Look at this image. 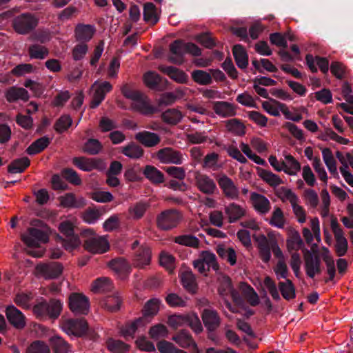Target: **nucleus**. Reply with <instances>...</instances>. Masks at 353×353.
Returning a JSON list of instances; mask_svg holds the SVG:
<instances>
[{
	"label": "nucleus",
	"mask_w": 353,
	"mask_h": 353,
	"mask_svg": "<svg viewBox=\"0 0 353 353\" xmlns=\"http://www.w3.org/2000/svg\"><path fill=\"white\" fill-rule=\"evenodd\" d=\"M63 329L68 334L76 337H87L92 341L98 338L94 331L90 330L88 323L84 318L67 319L63 323Z\"/></svg>",
	"instance_id": "obj_2"
},
{
	"label": "nucleus",
	"mask_w": 353,
	"mask_h": 353,
	"mask_svg": "<svg viewBox=\"0 0 353 353\" xmlns=\"http://www.w3.org/2000/svg\"><path fill=\"white\" fill-rule=\"evenodd\" d=\"M195 41L205 48L212 49L216 46V40L210 32H202L195 36Z\"/></svg>",
	"instance_id": "obj_60"
},
{
	"label": "nucleus",
	"mask_w": 353,
	"mask_h": 353,
	"mask_svg": "<svg viewBox=\"0 0 353 353\" xmlns=\"http://www.w3.org/2000/svg\"><path fill=\"white\" fill-rule=\"evenodd\" d=\"M192 80L202 85H210L212 82V76L204 70H195L191 73Z\"/></svg>",
	"instance_id": "obj_56"
},
{
	"label": "nucleus",
	"mask_w": 353,
	"mask_h": 353,
	"mask_svg": "<svg viewBox=\"0 0 353 353\" xmlns=\"http://www.w3.org/2000/svg\"><path fill=\"white\" fill-rule=\"evenodd\" d=\"M250 201L255 210L261 214L268 213L270 210V202L263 194L252 192L250 195Z\"/></svg>",
	"instance_id": "obj_26"
},
{
	"label": "nucleus",
	"mask_w": 353,
	"mask_h": 353,
	"mask_svg": "<svg viewBox=\"0 0 353 353\" xmlns=\"http://www.w3.org/2000/svg\"><path fill=\"white\" fill-rule=\"evenodd\" d=\"M262 68L270 72H276L278 71L277 68L269 60L267 59H261L260 61H259L256 58L252 59V64L255 68L256 70H257L260 73H263V70L261 68V65Z\"/></svg>",
	"instance_id": "obj_58"
},
{
	"label": "nucleus",
	"mask_w": 353,
	"mask_h": 353,
	"mask_svg": "<svg viewBox=\"0 0 353 353\" xmlns=\"http://www.w3.org/2000/svg\"><path fill=\"white\" fill-rule=\"evenodd\" d=\"M50 348L42 341H33L26 349V353H50Z\"/></svg>",
	"instance_id": "obj_64"
},
{
	"label": "nucleus",
	"mask_w": 353,
	"mask_h": 353,
	"mask_svg": "<svg viewBox=\"0 0 353 353\" xmlns=\"http://www.w3.org/2000/svg\"><path fill=\"white\" fill-rule=\"evenodd\" d=\"M201 318L205 327L209 332H214L221 324V318L215 310L204 309Z\"/></svg>",
	"instance_id": "obj_16"
},
{
	"label": "nucleus",
	"mask_w": 353,
	"mask_h": 353,
	"mask_svg": "<svg viewBox=\"0 0 353 353\" xmlns=\"http://www.w3.org/2000/svg\"><path fill=\"white\" fill-rule=\"evenodd\" d=\"M212 110L221 117L227 118L234 117L236 114L235 105L228 101H212Z\"/></svg>",
	"instance_id": "obj_18"
},
{
	"label": "nucleus",
	"mask_w": 353,
	"mask_h": 353,
	"mask_svg": "<svg viewBox=\"0 0 353 353\" xmlns=\"http://www.w3.org/2000/svg\"><path fill=\"white\" fill-rule=\"evenodd\" d=\"M51 139L43 136L33 141L26 149V152L29 155H35L42 152L51 143Z\"/></svg>",
	"instance_id": "obj_36"
},
{
	"label": "nucleus",
	"mask_w": 353,
	"mask_h": 353,
	"mask_svg": "<svg viewBox=\"0 0 353 353\" xmlns=\"http://www.w3.org/2000/svg\"><path fill=\"white\" fill-rule=\"evenodd\" d=\"M36 269L46 279H54L63 273V265L60 262H50L38 265Z\"/></svg>",
	"instance_id": "obj_11"
},
{
	"label": "nucleus",
	"mask_w": 353,
	"mask_h": 353,
	"mask_svg": "<svg viewBox=\"0 0 353 353\" xmlns=\"http://www.w3.org/2000/svg\"><path fill=\"white\" fill-rule=\"evenodd\" d=\"M195 183L198 190L205 194H213L216 190L215 182L206 174H198L195 176Z\"/></svg>",
	"instance_id": "obj_20"
},
{
	"label": "nucleus",
	"mask_w": 353,
	"mask_h": 353,
	"mask_svg": "<svg viewBox=\"0 0 353 353\" xmlns=\"http://www.w3.org/2000/svg\"><path fill=\"white\" fill-rule=\"evenodd\" d=\"M131 108L134 112H139L143 116H152L157 113L159 110L151 104V100L145 94H142L135 99L131 104Z\"/></svg>",
	"instance_id": "obj_8"
},
{
	"label": "nucleus",
	"mask_w": 353,
	"mask_h": 353,
	"mask_svg": "<svg viewBox=\"0 0 353 353\" xmlns=\"http://www.w3.org/2000/svg\"><path fill=\"white\" fill-rule=\"evenodd\" d=\"M288 235L286 246L288 252L295 251L294 252H297L299 250L301 249L303 250L304 249V242L297 230L292 229L288 232Z\"/></svg>",
	"instance_id": "obj_28"
},
{
	"label": "nucleus",
	"mask_w": 353,
	"mask_h": 353,
	"mask_svg": "<svg viewBox=\"0 0 353 353\" xmlns=\"http://www.w3.org/2000/svg\"><path fill=\"white\" fill-rule=\"evenodd\" d=\"M143 174L154 185H159L165 181L163 173L153 165H145Z\"/></svg>",
	"instance_id": "obj_33"
},
{
	"label": "nucleus",
	"mask_w": 353,
	"mask_h": 353,
	"mask_svg": "<svg viewBox=\"0 0 353 353\" xmlns=\"http://www.w3.org/2000/svg\"><path fill=\"white\" fill-rule=\"evenodd\" d=\"M218 185L221 189L224 196L230 199H238L239 191L234 183L226 174H221L216 178Z\"/></svg>",
	"instance_id": "obj_10"
},
{
	"label": "nucleus",
	"mask_w": 353,
	"mask_h": 353,
	"mask_svg": "<svg viewBox=\"0 0 353 353\" xmlns=\"http://www.w3.org/2000/svg\"><path fill=\"white\" fill-rule=\"evenodd\" d=\"M305 61L312 73H316L318 71L315 62L322 73L327 74L329 70V60L326 57H322L319 55L314 57L311 54H307L305 56Z\"/></svg>",
	"instance_id": "obj_15"
},
{
	"label": "nucleus",
	"mask_w": 353,
	"mask_h": 353,
	"mask_svg": "<svg viewBox=\"0 0 353 353\" xmlns=\"http://www.w3.org/2000/svg\"><path fill=\"white\" fill-rule=\"evenodd\" d=\"M316 247V244H314L312 247V250L313 251V253L307 248L303 249L304 268L307 276L309 274L310 275L313 274V270L315 265V263L319 262V260L321 259L318 254L317 250H314V248Z\"/></svg>",
	"instance_id": "obj_22"
},
{
	"label": "nucleus",
	"mask_w": 353,
	"mask_h": 353,
	"mask_svg": "<svg viewBox=\"0 0 353 353\" xmlns=\"http://www.w3.org/2000/svg\"><path fill=\"white\" fill-rule=\"evenodd\" d=\"M199 256L207 265L208 271H210V268H212L214 271L219 270V265L216 261V257L212 252L209 250H203L200 253Z\"/></svg>",
	"instance_id": "obj_53"
},
{
	"label": "nucleus",
	"mask_w": 353,
	"mask_h": 353,
	"mask_svg": "<svg viewBox=\"0 0 353 353\" xmlns=\"http://www.w3.org/2000/svg\"><path fill=\"white\" fill-rule=\"evenodd\" d=\"M122 302V298L117 293L114 295L105 296L101 301V304L108 311L116 312L120 310Z\"/></svg>",
	"instance_id": "obj_38"
},
{
	"label": "nucleus",
	"mask_w": 353,
	"mask_h": 353,
	"mask_svg": "<svg viewBox=\"0 0 353 353\" xmlns=\"http://www.w3.org/2000/svg\"><path fill=\"white\" fill-rule=\"evenodd\" d=\"M121 153L131 159H139L143 156V149L137 143L131 142L121 150Z\"/></svg>",
	"instance_id": "obj_49"
},
{
	"label": "nucleus",
	"mask_w": 353,
	"mask_h": 353,
	"mask_svg": "<svg viewBox=\"0 0 353 353\" xmlns=\"http://www.w3.org/2000/svg\"><path fill=\"white\" fill-rule=\"evenodd\" d=\"M259 175L271 187H276L283 183V180L278 175L269 170L261 169Z\"/></svg>",
	"instance_id": "obj_55"
},
{
	"label": "nucleus",
	"mask_w": 353,
	"mask_h": 353,
	"mask_svg": "<svg viewBox=\"0 0 353 353\" xmlns=\"http://www.w3.org/2000/svg\"><path fill=\"white\" fill-rule=\"evenodd\" d=\"M72 163L74 166L85 172H91L93 170L103 171L106 168L104 160L100 158L77 157L72 159Z\"/></svg>",
	"instance_id": "obj_7"
},
{
	"label": "nucleus",
	"mask_w": 353,
	"mask_h": 353,
	"mask_svg": "<svg viewBox=\"0 0 353 353\" xmlns=\"http://www.w3.org/2000/svg\"><path fill=\"white\" fill-rule=\"evenodd\" d=\"M61 176L72 185H80L82 183L79 175L72 168H63L61 170Z\"/></svg>",
	"instance_id": "obj_61"
},
{
	"label": "nucleus",
	"mask_w": 353,
	"mask_h": 353,
	"mask_svg": "<svg viewBox=\"0 0 353 353\" xmlns=\"http://www.w3.org/2000/svg\"><path fill=\"white\" fill-rule=\"evenodd\" d=\"M50 345L54 353H68L70 350V345L63 338L54 336L50 339Z\"/></svg>",
	"instance_id": "obj_44"
},
{
	"label": "nucleus",
	"mask_w": 353,
	"mask_h": 353,
	"mask_svg": "<svg viewBox=\"0 0 353 353\" xmlns=\"http://www.w3.org/2000/svg\"><path fill=\"white\" fill-rule=\"evenodd\" d=\"M143 20L151 25H155L159 20L157 14V8L152 2H147L143 6Z\"/></svg>",
	"instance_id": "obj_46"
},
{
	"label": "nucleus",
	"mask_w": 353,
	"mask_h": 353,
	"mask_svg": "<svg viewBox=\"0 0 353 353\" xmlns=\"http://www.w3.org/2000/svg\"><path fill=\"white\" fill-rule=\"evenodd\" d=\"M285 159L289 164V166L285 161H281L282 165L284 166V172L289 175L296 174L297 172L301 170L300 163L291 154L286 155Z\"/></svg>",
	"instance_id": "obj_51"
},
{
	"label": "nucleus",
	"mask_w": 353,
	"mask_h": 353,
	"mask_svg": "<svg viewBox=\"0 0 353 353\" xmlns=\"http://www.w3.org/2000/svg\"><path fill=\"white\" fill-rule=\"evenodd\" d=\"M150 207L149 202L140 201L128 209V212L134 220L141 219Z\"/></svg>",
	"instance_id": "obj_41"
},
{
	"label": "nucleus",
	"mask_w": 353,
	"mask_h": 353,
	"mask_svg": "<svg viewBox=\"0 0 353 353\" xmlns=\"http://www.w3.org/2000/svg\"><path fill=\"white\" fill-rule=\"evenodd\" d=\"M158 70L178 83H187L188 81V74L183 70L176 67L160 65Z\"/></svg>",
	"instance_id": "obj_19"
},
{
	"label": "nucleus",
	"mask_w": 353,
	"mask_h": 353,
	"mask_svg": "<svg viewBox=\"0 0 353 353\" xmlns=\"http://www.w3.org/2000/svg\"><path fill=\"white\" fill-rule=\"evenodd\" d=\"M30 236L21 235L22 241L29 248L39 247V242L46 243L49 241V236L46 232L35 228H29Z\"/></svg>",
	"instance_id": "obj_9"
},
{
	"label": "nucleus",
	"mask_w": 353,
	"mask_h": 353,
	"mask_svg": "<svg viewBox=\"0 0 353 353\" xmlns=\"http://www.w3.org/2000/svg\"><path fill=\"white\" fill-rule=\"evenodd\" d=\"M60 204L63 208H81L86 205V201L83 197L76 198L74 193H66L59 197Z\"/></svg>",
	"instance_id": "obj_27"
},
{
	"label": "nucleus",
	"mask_w": 353,
	"mask_h": 353,
	"mask_svg": "<svg viewBox=\"0 0 353 353\" xmlns=\"http://www.w3.org/2000/svg\"><path fill=\"white\" fill-rule=\"evenodd\" d=\"M180 281L183 288L191 294H195L198 290L196 277L192 270H185L180 276Z\"/></svg>",
	"instance_id": "obj_31"
},
{
	"label": "nucleus",
	"mask_w": 353,
	"mask_h": 353,
	"mask_svg": "<svg viewBox=\"0 0 353 353\" xmlns=\"http://www.w3.org/2000/svg\"><path fill=\"white\" fill-rule=\"evenodd\" d=\"M279 288L283 299L290 301L295 299V287L290 279H286L285 282H279Z\"/></svg>",
	"instance_id": "obj_47"
},
{
	"label": "nucleus",
	"mask_w": 353,
	"mask_h": 353,
	"mask_svg": "<svg viewBox=\"0 0 353 353\" xmlns=\"http://www.w3.org/2000/svg\"><path fill=\"white\" fill-rule=\"evenodd\" d=\"M145 325V319L143 317H139L134 319L133 321H128L125 323L119 329V334L125 340L128 338L134 339V334L139 327Z\"/></svg>",
	"instance_id": "obj_23"
},
{
	"label": "nucleus",
	"mask_w": 353,
	"mask_h": 353,
	"mask_svg": "<svg viewBox=\"0 0 353 353\" xmlns=\"http://www.w3.org/2000/svg\"><path fill=\"white\" fill-rule=\"evenodd\" d=\"M28 54L31 59H43L49 54L48 49L39 44H33L28 48Z\"/></svg>",
	"instance_id": "obj_59"
},
{
	"label": "nucleus",
	"mask_w": 353,
	"mask_h": 353,
	"mask_svg": "<svg viewBox=\"0 0 353 353\" xmlns=\"http://www.w3.org/2000/svg\"><path fill=\"white\" fill-rule=\"evenodd\" d=\"M6 315L10 324L15 328L22 329L25 327V316L15 306L8 305L6 309Z\"/></svg>",
	"instance_id": "obj_17"
},
{
	"label": "nucleus",
	"mask_w": 353,
	"mask_h": 353,
	"mask_svg": "<svg viewBox=\"0 0 353 353\" xmlns=\"http://www.w3.org/2000/svg\"><path fill=\"white\" fill-rule=\"evenodd\" d=\"M174 241L177 244L194 248H199L200 243L199 239L192 234L177 236L174 238Z\"/></svg>",
	"instance_id": "obj_54"
},
{
	"label": "nucleus",
	"mask_w": 353,
	"mask_h": 353,
	"mask_svg": "<svg viewBox=\"0 0 353 353\" xmlns=\"http://www.w3.org/2000/svg\"><path fill=\"white\" fill-rule=\"evenodd\" d=\"M151 250L147 245L140 246L134 252L133 263L134 265L143 268L150 263Z\"/></svg>",
	"instance_id": "obj_24"
},
{
	"label": "nucleus",
	"mask_w": 353,
	"mask_h": 353,
	"mask_svg": "<svg viewBox=\"0 0 353 353\" xmlns=\"http://www.w3.org/2000/svg\"><path fill=\"white\" fill-rule=\"evenodd\" d=\"M106 347L112 353H128L130 349V345L113 338H109L106 341Z\"/></svg>",
	"instance_id": "obj_42"
},
{
	"label": "nucleus",
	"mask_w": 353,
	"mask_h": 353,
	"mask_svg": "<svg viewBox=\"0 0 353 353\" xmlns=\"http://www.w3.org/2000/svg\"><path fill=\"white\" fill-rule=\"evenodd\" d=\"M258 243V249L261 260L268 263L271 258L270 247L267 237L264 234H260L255 238Z\"/></svg>",
	"instance_id": "obj_37"
},
{
	"label": "nucleus",
	"mask_w": 353,
	"mask_h": 353,
	"mask_svg": "<svg viewBox=\"0 0 353 353\" xmlns=\"http://www.w3.org/2000/svg\"><path fill=\"white\" fill-rule=\"evenodd\" d=\"M33 299V294L31 292H19L14 298V302L23 309H28L30 307V302Z\"/></svg>",
	"instance_id": "obj_62"
},
{
	"label": "nucleus",
	"mask_w": 353,
	"mask_h": 353,
	"mask_svg": "<svg viewBox=\"0 0 353 353\" xmlns=\"http://www.w3.org/2000/svg\"><path fill=\"white\" fill-rule=\"evenodd\" d=\"M30 165V160L27 157L14 159L8 166V172L10 174L22 173Z\"/></svg>",
	"instance_id": "obj_40"
},
{
	"label": "nucleus",
	"mask_w": 353,
	"mask_h": 353,
	"mask_svg": "<svg viewBox=\"0 0 353 353\" xmlns=\"http://www.w3.org/2000/svg\"><path fill=\"white\" fill-rule=\"evenodd\" d=\"M39 19L31 12L19 14L12 20V27L15 32L26 35L32 32L37 27Z\"/></svg>",
	"instance_id": "obj_4"
},
{
	"label": "nucleus",
	"mask_w": 353,
	"mask_h": 353,
	"mask_svg": "<svg viewBox=\"0 0 353 353\" xmlns=\"http://www.w3.org/2000/svg\"><path fill=\"white\" fill-rule=\"evenodd\" d=\"M157 157L163 163L181 165L183 163L182 153L172 148H163L157 152Z\"/></svg>",
	"instance_id": "obj_12"
},
{
	"label": "nucleus",
	"mask_w": 353,
	"mask_h": 353,
	"mask_svg": "<svg viewBox=\"0 0 353 353\" xmlns=\"http://www.w3.org/2000/svg\"><path fill=\"white\" fill-rule=\"evenodd\" d=\"M83 248L92 254H103L106 252L110 245L104 238L91 237L85 240L83 243Z\"/></svg>",
	"instance_id": "obj_13"
},
{
	"label": "nucleus",
	"mask_w": 353,
	"mask_h": 353,
	"mask_svg": "<svg viewBox=\"0 0 353 353\" xmlns=\"http://www.w3.org/2000/svg\"><path fill=\"white\" fill-rule=\"evenodd\" d=\"M135 139L145 147L151 148L158 145L161 139L160 137L149 131H142L135 135Z\"/></svg>",
	"instance_id": "obj_32"
},
{
	"label": "nucleus",
	"mask_w": 353,
	"mask_h": 353,
	"mask_svg": "<svg viewBox=\"0 0 353 353\" xmlns=\"http://www.w3.org/2000/svg\"><path fill=\"white\" fill-rule=\"evenodd\" d=\"M161 117L164 123L172 125L179 123L183 118L181 112L175 108L166 110Z\"/></svg>",
	"instance_id": "obj_45"
},
{
	"label": "nucleus",
	"mask_w": 353,
	"mask_h": 353,
	"mask_svg": "<svg viewBox=\"0 0 353 353\" xmlns=\"http://www.w3.org/2000/svg\"><path fill=\"white\" fill-rule=\"evenodd\" d=\"M232 53L236 64L240 69H245L248 65V54L245 48L236 44L232 48Z\"/></svg>",
	"instance_id": "obj_34"
},
{
	"label": "nucleus",
	"mask_w": 353,
	"mask_h": 353,
	"mask_svg": "<svg viewBox=\"0 0 353 353\" xmlns=\"http://www.w3.org/2000/svg\"><path fill=\"white\" fill-rule=\"evenodd\" d=\"M330 72L338 79H343L347 77V67L341 62L332 61L330 65Z\"/></svg>",
	"instance_id": "obj_63"
},
{
	"label": "nucleus",
	"mask_w": 353,
	"mask_h": 353,
	"mask_svg": "<svg viewBox=\"0 0 353 353\" xmlns=\"http://www.w3.org/2000/svg\"><path fill=\"white\" fill-rule=\"evenodd\" d=\"M113 283L108 277H101L94 280L92 283V291L94 293H106L113 289Z\"/></svg>",
	"instance_id": "obj_39"
},
{
	"label": "nucleus",
	"mask_w": 353,
	"mask_h": 353,
	"mask_svg": "<svg viewBox=\"0 0 353 353\" xmlns=\"http://www.w3.org/2000/svg\"><path fill=\"white\" fill-rule=\"evenodd\" d=\"M83 152L90 155H97L103 150L102 143L97 139H88L83 146Z\"/></svg>",
	"instance_id": "obj_48"
},
{
	"label": "nucleus",
	"mask_w": 353,
	"mask_h": 353,
	"mask_svg": "<svg viewBox=\"0 0 353 353\" xmlns=\"http://www.w3.org/2000/svg\"><path fill=\"white\" fill-rule=\"evenodd\" d=\"M144 84L152 90H157L162 81V77L154 71L146 72L143 77Z\"/></svg>",
	"instance_id": "obj_50"
},
{
	"label": "nucleus",
	"mask_w": 353,
	"mask_h": 353,
	"mask_svg": "<svg viewBox=\"0 0 353 353\" xmlns=\"http://www.w3.org/2000/svg\"><path fill=\"white\" fill-rule=\"evenodd\" d=\"M225 128L229 132L236 136H244L245 134V125L239 119H232L225 121Z\"/></svg>",
	"instance_id": "obj_43"
},
{
	"label": "nucleus",
	"mask_w": 353,
	"mask_h": 353,
	"mask_svg": "<svg viewBox=\"0 0 353 353\" xmlns=\"http://www.w3.org/2000/svg\"><path fill=\"white\" fill-rule=\"evenodd\" d=\"M5 97L9 103H13L18 100L26 102L30 98L28 92L25 88L17 86L9 88L5 93Z\"/></svg>",
	"instance_id": "obj_30"
},
{
	"label": "nucleus",
	"mask_w": 353,
	"mask_h": 353,
	"mask_svg": "<svg viewBox=\"0 0 353 353\" xmlns=\"http://www.w3.org/2000/svg\"><path fill=\"white\" fill-rule=\"evenodd\" d=\"M172 340L178 343L181 347L188 348L192 346L194 353H200L197 344L194 341L190 332L182 330L172 337Z\"/></svg>",
	"instance_id": "obj_25"
},
{
	"label": "nucleus",
	"mask_w": 353,
	"mask_h": 353,
	"mask_svg": "<svg viewBox=\"0 0 353 353\" xmlns=\"http://www.w3.org/2000/svg\"><path fill=\"white\" fill-rule=\"evenodd\" d=\"M161 301L153 298L148 300L144 305L142 312L143 317H150L155 316L159 310Z\"/></svg>",
	"instance_id": "obj_52"
},
{
	"label": "nucleus",
	"mask_w": 353,
	"mask_h": 353,
	"mask_svg": "<svg viewBox=\"0 0 353 353\" xmlns=\"http://www.w3.org/2000/svg\"><path fill=\"white\" fill-rule=\"evenodd\" d=\"M108 267L122 279H125L131 270L130 263L123 257L112 259L108 263Z\"/></svg>",
	"instance_id": "obj_21"
},
{
	"label": "nucleus",
	"mask_w": 353,
	"mask_h": 353,
	"mask_svg": "<svg viewBox=\"0 0 353 353\" xmlns=\"http://www.w3.org/2000/svg\"><path fill=\"white\" fill-rule=\"evenodd\" d=\"M183 219L181 212L174 208L159 213L156 218L157 227L162 231H169L177 227Z\"/></svg>",
	"instance_id": "obj_5"
},
{
	"label": "nucleus",
	"mask_w": 353,
	"mask_h": 353,
	"mask_svg": "<svg viewBox=\"0 0 353 353\" xmlns=\"http://www.w3.org/2000/svg\"><path fill=\"white\" fill-rule=\"evenodd\" d=\"M96 30L92 25L79 23L74 29L76 40L81 42H88L93 37Z\"/></svg>",
	"instance_id": "obj_29"
},
{
	"label": "nucleus",
	"mask_w": 353,
	"mask_h": 353,
	"mask_svg": "<svg viewBox=\"0 0 353 353\" xmlns=\"http://www.w3.org/2000/svg\"><path fill=\"white\" fill-rule=\"evenodd\" d=\"M72 124V119L68 114L61 115L54 123V129L59 133L62 134L67 131Z\"/></svg>",
	"instance_id": "obj_57"
},
{
	"label": "nucleus",
	"mask_w": 353,
	"mask_h": 353,
	"mask_svg": "<svg viewBox=\"0 0 353 353\" xmlns=\"http://www.w3.org/2000/svg\"><path fill=\"white\" fill-rule=\"evenodd\" d=\"M245 210L239 204L231 203L225 207V213L230 223H234L245 215Z\"/></svg>",
	"instance_id": "obj_35"
},
{
	"label": "nucleus",
	"mask_w": 353,
	"mask_h": 353,
	"mask_svg": "<svg viewBox=\"0 0 353 353\" xmlns=\"http://www.w3.org/2000/svg\"><path fill=\"white\" fill-rule=\"evenodd\" d=\"M59 230L65 238L60 234H57L56 241L61 243L66 251L72 252L80 245L79 237L74 234V227L72 222L70 221L61 222L59 225Z\"/></svg>",
	"instance_id": "obj_3"
},
{
	"label": "nucleus",
	"mask_w": 353,
	"mask_h": 353,
	"mask_svg": "<svg viewBox=\"0 0 353 353\" xmlns=\"http://www.w3.org/2000/svg\"><path fill=\"white\" fill-rule=\"evenodd\" d=\"M170 52L174 56L168 57V61L174 64L181 65L184 61L185 54V42L182 39L174 40L170 44Z\"/></svg>",
	"instance_id": "obj_14"
},
{
	"label": "nucleus",
	"mask_w": 353,
	"mask_h": 353,
	"mask_svg": "<svg viewBox=\"0 0 353 353\" xmlns=\"http://www.w3.org/2000/svg\"><path fill=\"white\" fill-rule=\"evenodd\" d=\"M68 305L69 310L75 315H87L90 312V299L81 292H71Z\"/></svg>",
	"instance_id": "obj_6"
},
{
	"label": "nucleus",
	"mask_w": 353,
	"mask_h": 353,
	"mask_svg": "<svg viewBox=\"0 0 353 353\" xmlns=\"http://www.w3.org/2000/svg\"><path fill=\"white\" fill-rule=\"evenodd\" d=\"M63 310V304L60 300L50 299L48 302L42 299L41 302L35 304L32 307V312L37 319H57Z\"/></svg>",
	"instance_id": "obj_1"
}]
</instances>
